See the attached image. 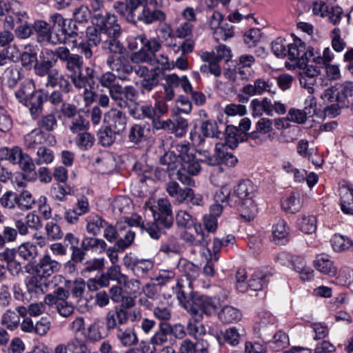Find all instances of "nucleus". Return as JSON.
Instances as JSON below:
<instances>
[{
    "mask_svg": "<svg viewBox=\"0 0 353 353\" xmlns=\"http://www.w3.org/2000/svg\"><path fill=\"white\" fill-rule=\"evenodd\" d=\"M31 274L26 278L25 285L30 299H37L48 292L50 282L48 279L37 273Z\"/></svg>",
    "mask_w": 353,
    "mask_h": 353,
    "instance_id": "nucleus-14",
    "label": "nucleus"
},
{
    "mask_svg": "<svg viewBox=\"0 0 353 353\" xmlns=\"http://www.w3.org/2000/svg\"><path fill=\"white\" fill-rule=\"evenodd\" d=\"M272 83L269 79L259 78L256 79L253 83H248L244 85L241 92L249 96L262 95L265 92L274 94L275 91H272Z\"/></svg>",
    "mask_w": 353,
    "mask_h": 353,
    "instance_id": "nucleus-22",
    "label": "nucleus"
},
{
    "mask_svg": "<svg viewBox=\"0 0 353 353\" xmlns=\"http://www.w3.org/2000/svg\"><path fill=\"white\" fill-rule=\"evenodd\" d=\"M120 285H123L127 292L137 296L142 292L141 284L139 280L135 279H130L125 275V279L121 280Z\"/></svg>",
    "mask_w": 353,
    "mask_h": 353,
    "instance_id": "nucleus-60",
    "label": "nucleus"
},
{
    "mask_svg": "<svg viewBox=\"0 0 353 353\" xmlns=\"http://www.w3.org/2000/svg\"><path fill=\"white\" fill-rule=\"evenodd\" d=\"M33 28L37 33L39 43L47 42L50 39L51 30L50 24L47 22L42 20L36 21L33 24Z\"/></svg>",
    "mask_w": 353,
    "mask_h": 353,
    "instance_id": "nucleus-47",
    "label": "nucleus"
},
{
    "mask_svg": "<svg viewBox=\"0 0 353 353\" xmlns=\"http://www.w3.org/2000/svg\"><path fill=\"white\" fill-rule=\"evenodd\" d=\"M47 136L44 131L35 128L24 137V145L28 149H34L45 143Z\"/></svg>",
    "mask_w": 353,
    "mask_h": 353,
    "instance_id": "nucleus-31",
    "label": "nucleus"
},
{
    "mask_svg": "<svg viewBox=\"0 0 353 353\" xmlns=\"http://www.w3.org/2000/svg\"><path fill=\"white\" fill-rule=\"evenodd\" d=\"M68 128L72 134H76L88 131L90 128V121L85 116L79 113L70 119Z\"/></svg>",
    "mask_w": 353,
    "mask_h": 353,
    "instance_id": "nucleus-43",
    "label": "nucleus"
},
{
    "mask_svg": "<svg viewBox=\"0 0 353 353\" xmlns=\"http://www.w3.org/2000/svg\"><path fill=\"white\" fill-rule=\"evenodd\" d=\"M150 131V126L141 124H133L128 131V141L134 145H139L147 139L148 133Z\"/></svg>",
    "mask_w": 353,
    "mask_h": 353,
    "instance_id": "nucleus-27",
    "label": "nucleus"
},
{
    "mask_svg": "<svg viewBox=\"0 0 353 353\" xmlns=\"http://www.w3.org/2000/svg\"><path fill=\"white\" fill-rule=\"evenodd\" d=\"M117 135L120 134L109 130V128L105 125L104 128H102L99 131V143L103 147H110L114 143Z\"/></svg>",
    "mask_w": 353,
    "mask_h": 353,
    "instance_id": "nucleus-56",
    "label": "nucleus"
},
{
    "mask_svg": "<svg viewBox=\"0 0 353 353\" xmlns=\"http://www.w3.org/2000/svg\"><path fill=\"white\" fill-rule=\"evenodd\" d=\"M215 153L209 159V165L214 166L215 170H220L221 163L234 166L237 163V159L231 153L227 152V147L223 143H217L214 148Z\"/></svg>",
    "mask_w": 353,
    "mask_h": 353,
    "instance_id": "nucleus-19",
    "label": "nucleus"
},
{
    "mask_svg": "<svg viewBox=\"0 0 353 353\" xmlns=\"http://www.w3.org/2000/svg\"><path fill=\"white\" fill-rule=\"evenodd\" d=\"M27 12L18 1L6 3L0 0V21L3 28L12 30L15 24L23 23L28 19Z\"/></svg>",
    "mask_w": 353,
    "mask_h": 353,
    "instance_id": "nucleus-6",
    "label": "nucleus"
},
{
    "mask_svg": "<svg viewBox=\"0 0 353 353\" xmlns=\"http://www.w3.org/2000/svg\"><path fill=\"white\" fill-rule=\"evenodd\" d=\"M154 59L155 57L153 54H151V52H148L143 46L139 51L132 53L131 55V60L135 63H147L151 65H154Z\"/></svg>",
    "mask_w": 353,
    "mask_h": 353,
    "instance_id": "nucleus-58",
    "label": "nucleus"
},
{
    "mask_svg": "<svg viewBox=\"0 0 353 353\" xmlns=\"http://www.w3.org/2000/svg\"><path fill=\"white\" fill-rule=\"evenodd\" d=\"M178 269L189 281L188 283V286L192 288V281H195L199 277L200 268L190 261L181 259L178 263Z\"/></svg>",
    "mask_w": 353,
    "mask_h": 353,
    "instance_id": "nucleus-30",
    "label": "nucleus"
},
{
    "mask_svg": "<svg viewBox=\"0 0 353 353\" xmlns=\"http://www.w3.org/2000/svg\"><path fill=\"white\" fill-rule=\"evenodd\" d=\"M330 242L334 250L338 252L345 251L353 245L352 240L338 234L332 236Z\"/></svg>",
    "mask_w": 353,
    "mask_h": 353,
    "instance_id": "nucleus-52",
    "label": "nucleus"
},
{
    "mask_svg": "<svg viewBox=\"0 0 353 353\" xmlns=\"http://www.w3.org/2000/svg\"><path fill=\"white\" fill-rule=\"evenodd\" d=\"M201 320L202 319H198L195 316H192V318L189 319L187 323L186 330L190 336L197 339L205 334V327L201 323Z\"/></svg>",
    "mask_w": 353,
    "mask_h": 353,
    "instance_id": "nucleus-48",
    "label": "nucleus"
},
{
    "mask_svg": "<svg viewBox=\"0 0 353 353\" xmlns=\"http://www.w3.org/2000/svg\"><path fill=\"white\" fill-rule=\"evenodd\" d=\"M145 206L152 212L154 221L147 223L146 232L150 236L154 239H159L163 233V229L170 228L174 222L172 205L168 199H159L157 205H149L145 203Z\"/></svg>",
    "mask_w": 353,
    "mask_h": 353,
    "instance_id": "nucleus-3",
    "label": "nucleus"
},
{
    "mask_svg": "<svg viewBox=\"0 0 353 353\" xmlns=\"http://www.w3.org/2000/svg\"><path fill=\"white\" fill-rule=\"evenodd\" d=\"M61 268V264L53 259L49 254H44L39 262L31 268L29 265L25 266L26 272L31 274L32 272L37 273L47 279L53 274L58 272Z\"/></svg>",
    "mask_w": 353,
    "mask_h": 353,
    "instance_id": "nucleus-13",
    "label": "nucleus"
},
{
    "mask_svg": "<svg viewBox=\"0 0 353 353\" xmlns=\"http://www.w3.org/2000/svg\"><path fill=\"white\" fill-rule=\"evenodd\" d=\"M213 54L208 52H203L201 56V59L205 62L200 67V71L203 74H211L216 77H219L221 74V68L219 65V61L213 57Z\"/></svg>",
    "mask_w": 353,
    "mask_h": 353,
    "instance_id": "nucleus-26",
    "label": "nucleus"
},
{
    "mask_svg": "<svg viewBox=\"0 0 353 353\" xmlns=\"http://www.w3.org/2000/svg\"><path fill=\"white\" fill-rule=\"evenodd\" d=\"M14 226L19 230V234L26 236L29 234V229L38 230L42 227L40 217L32 212L28 213L25 221L22 219H16L14 221Z\"/></svg>",
    "mask_w": 353,
    "mask_h": 353,
    "instance_id": "nucleus-24",
    "label": "nucleus"
},
{
    "mask_svg": "<svg viewBox=\"0 0 353 353\" xmlns=\"http://www.w3.org/2000/svg\"><path fill=\"white\" fill-rule=\"evenodd\" d=\"M159 73L157 69H152L150 73L143 78L141 83V92H150L159 85Z\"/></svg>",
    "mask_w": 353,
    "mask_h": 353,
    "instance_id": "nucleus-50",
    "label": "nucleus"
},
{
    "mask_svg": "<svg viewBox=\"0 0 353 353\" xmlns=\"http://www.w3.org/2000/svg\"><path fill=\"white\" fill-rule=\"evenodd\" d=\"M37 120V128L42 131L53 132L58 126V121L54 112H50L45 115L41 114Z\"/></svg>",
    "mask_w": 353,
    "mask_h": 353,
    "instance_id": "nucleus-41",
    "label": "nucleus"
},
{
    "mask_svg": "<svg viewBox=\"0 0 353 353\" xmlns=\"http://www.w3.org/2000/svg\"><path fill=\"white\" fill-rule=\"evenodd\" d=\"M1 323V325L5 326L7 329L14 330L17 328L20 324V317H19L16 312L8 310L2 315Z\"/></svg>",
    "mask_w": 353,
    "mask_h": 353,
    "instance_id": "nucleus-51",
    "label": "nucleus"
},
{
    "mask_svg": "<svg viewBox=\"0 0 353 353\" xmlns=\"http://www.w3.org/2000/svg\"><path fill=\"white\" fill-rule=\"evenodd\" d=\"M123 264L138 278H143L153 268V263L151 260L138 259L128 255L124 257Z\"/></svg>",
    "mask_w": 353,
    "mask_h": 353,
    "instance_id": "nucleus-18",
    "label": "nucleus"
},
{
    "mask_svg": "<svg viewBox=\"0 0 353 353\" xmlns=\"http://www.w3.org/2000/svg\"><path fill=\"white\" fill-rule=\"evenodd\" d=\"M170 129L168 130V133L174 134L176 137H183L188 130V121L182 117H177L174 121L171 120Z\"/></svg>",
    "mask_w": 353,
    "mask_h": 353,
    "instance_id": "nucleus-55",
    "label": "nucleus"
},
{
    "mask_svg": "<svg viewBox=\"0 0 353 353\" xmlns=\"http://www.w3.org/2000/svg\"><path fill=\"white\" fill-rule=\"evenodd\" d=\"M17 206L20 210L26 211L33 208L35 201L28 191H23L19 194H17Z\"/></svg>",
    "mask_w": 353,
    "mask_h": 353,
    "instance_id": "nucleus-57",
    "label": "nucleus"
},
{
    "mask_svg": "<svg viewBox=\"0 0 353 353\" xmlns=\"http://www.w3.org/2000/svg\"><path fill=\"white\" fill-rule=\"evenodd\" d=\"M174 150L166 152L160 159L161 168H157L159 175L163 176H184L180 168V163L194 160L196 155L195 149L187 141H182L173 146Z\"/></svg>",
    "mask_w": 353,
    "mask_h": 353,
    "instance_id": "nucleus-1",
    "label": "nucleus"
},
{
    "mask_svg": "<svg viewBox=\"0 0 353 353\" xmlns=\"http://www.w3.org/2000/svg\"><path fill=\"white\" fill-rule=\"evenodd\" d=\"M138 39L140 44L154 57L161 48V44L157 38L148 39L145 34H141L138 35Z\"/></svg>",
    "mask_w": 353,
    "mask_h": 353,
    "instance_id": "nucleus-54",
    "label": "nucleus"
},
{
    "mask_svg": "<svg viewBox=\"0 0 353 353\" xmlns=\"http://www.w3.org/2000/svg\"><path fill=\"white\" fill-rule=\"evenodd\" d=\"M340 205L353 204V188L348 184H342L339 188Z\"/></svg>",
    "mask_w": 353,
    "mask_h": 353,
    "instance_id": "nucleus-64",
    "label": "nucleus"
},
{
    "mask_svg": "<svg viewBox=\"0 0 353 353\" xmlns=\"http://www.w3.org/2000/svg\"><path fill=\"white\" fill-rule=\"evenodd\" d=\"M103 322L99 319H96L87 328L85 335L87 339L90 342H98L104 338L101 333Z\"/></svg>",
    "mask_w": 353,
    "mask_h": 353,
    "instance_id": "nucleus-46",
    "label": "nucleus"
},
{
    "mask_svg": "<svg viewBox=\"0 0 353 353\" xmlns=\"http://www.w3.org/2000/svg\"><path fill=\"white\" fill-rule=\"evenodd\" d=\"M107 225V222L98 215L90 216L87 219V232L94 236L99 234L102 228Z\"/></svg>",
    "mask_w": 353,
    "mask_h": 353,
    "instance_id": "nucleus-49",
    "label": "nucleus"
},
{
    "mask_svg": "<svg viewBox=\"0 0 353 353\" xmlns=\"http://www.w3.org/2000/svg\"><path fill=\"white\" fill-rule=\"evenodd\" d=\"M271 139V135H265L255 128V130L250 133H246L245 141L248 142L252 146H258L263 144Z\"/></svg>",
    "mask_w": 353,
    "mask_h": 353,
    "instance_id": "nucleus-62",
    "label": "nucleus"
},
{
    "mask_svg": "<svg viewBox=\"0 0 353 353\" xmlns=\"http://www.w3.org/2000/svg\"><path fill=\"white\" fill-rule=\"evenodd\" d=\"M127 19L136 23L141 21L149 25L155 22H162L166 19V14L159 9L151 10L148 7V0H129Z\"/></svg>",
    "mask_w": 353,
    "mask_h": 353,
    "instance_id": "nucleus-5",
    "label": "nucleus"
},
{
    "mask_svg": "<svg viewBox=\"0 0 353 353\" xmlns=\"http://www.w3.org/2000/svg\"><path fill=\"white\" fill-rule=\"evenodd\" d=\"M335 92L336 91L332 89H327L321 95V97L324 101H327L328 102H333L336 99L339 103H341V106L345 105V100L348 97H352L353 95V84L350 82H346L341 85L340 92L342 94V97L339 96V92L337 93Z\"/></svg>",
    "mask_w": 353,
    "mask_h": 353,
    "instance_id": "nucleus-25",
    "label": "nucleus"
},
{
    "mask_svg": "<svg viewBox=\"0 0 353 353\" xmlns=\"http://www.w3.org/2000/svg\"><path fill=\"white\" fill-rule=\"evenodd\" d=\"M57 63L56 49L54 50L45 49L39 55V61H37L34 65V71L39 77L48 76Z\"/></svg>",
    "mask_w": 353,
    "mask_h": 353,
    "instance_id": "nucleus-15",
    "label": "nucleus"
},
{
    "mask_svg": "<svg viewBox=\"0 0 353 353\" xmlns=\"http://www.w3.org/2000/svg\"><path fill=\"white\" fill-rule=\"evenodd\" d=\"M92 24L96 25L103 34L108 37H119L121 34V27L118 23L117 17L114 14L96 13L91 18Z\"/></svg>",
    "mask_w": 353,
    "mask_h": 353,
    "instance_id": "nucleus-11",
    "label": "nucleus"
},
{
    "mask_svg": "<svg viewBox=\"0 0 353 353\" xmlns=\"http://www.w3.org/2000/svg\"><path fill=\"white\" fill-rule=\"evenodd\" d=\"M103 123L109 130L121 134L125 129L127 116L121 110L112 108L104 114Z\"/></svg>",
    "mask_w": 353,
    "mask_h": 353,
    "instance_id": "nucleus-16",
    "label": "nucleus"
},
{
    "mask_svg": "<svg viewBox=\"0 0 353 353\" xmlns=\"http://www.w3.org/2000/svg\"><path fill=\"white\" fill-rule=\"evenodd\" d=\"M57 60H60L65 70L70 72V78L74 87H84L88 79L94 77V70L90 67L85 68L83 72V60L82 56L71 53L70 50L64 46L56 48Z\"/></svg>",
    "mask_w": 353,
    "mask_h": 353,
    "instance_id": "nucleus-2",
    "label": "nucleus"
},
{
    "mask_svg": "<svg viewBox=\"0 0 353 353\" xmlns=\"http://www.w3.org/2000/svg\"><path fill=\"white\" fill-rule=\"evenodd\" d=\"M246 133L241 132L237 127L228 125L225 129V146L234 148L239 142L245 141Z\"/></svg>",
    "mask_w": 353,
    "mask_h": 353,
    "instance_id": "nucleus-33",
    "label": "nucleus"
},
{
    "mask_svg": "<svg viewBox=\"0 0 353 353\" xmlns=\"http://www.w3.org/2000/svg\"><path fill=\"white\" fill-rule=\"evenodd\" d=\"M314 265L320 272L329 275L334 276L336 274V268L334 265L333 262L330 261L327 256L323 255L317 256L314 261Z\"/></svg>",
    "mask_w": 353,
    "mask_h": 353,
    "instance_id": "nucleus-39",
    "label": "nucleus"
},
{
    "mask_svg": "<svg viewBox=\"0 0 353 353\" xmlns=\"http://www.w3.org/2000/svg\"><path fill=\"white\" fill-rule=\"evenodd\" d=\"M117 338L124 346H130L137 343L138 339L136 334L130 329L122 330L118 328Z\"/></svg>",
    "mask_w": 353,
    "mask_h": 353,
    "instance_id": "nucleus-61",
    "label": "nucleus"
},
{
    "mask_svg": "<svg viewBox=\"0 0 353 353\" xmlns=\"http://www.w3.org/2000/svg\"><path fill=\"white\" fill-rule=\"evenodd\" d=\"M108 91L111 99L121 108L128 107V101H135L139 97L138 91L134 86L127 85L122 87L118 83L109 88Z\"/></svg>",
    "mask_w": 353,
    "mask_h": 353,
    "instance_id": "nucleus-12",
    "label": "nucleus"
},
{
    "mask_svg": "<svg viewBox=\"0 0 353 353\" xmlns=\"http://www.w3.org/2000/svg\"><path fill=\"white\" fill-rule=\"evenodd\" d=\"M273 241L275 243H285L288 241L289 228L283 219H279L272 226Z\"/></svg>",
    "mask_w": 353,
    "mask_h": 353,
    "instance_id": "nucleus-36",
    "label": "nucleus"
},
{
    "mask_svg": "<svg viewBox=\"0 0 353 353\" xmlns=\"http://www.w3.org/2000/svg\"><path fill=\"white\" fill-rule=\"evenodd\" d=\"M313 56V48L307 47L300 39H294L292 43L288 44L286 57L290 61H295L299 67H302L306 62L311 61Z\"/></svg>",
    "mask_w": 353,
    "mask_h": 353,
    "instance_id": "nucleus-10",
    "label": "nucleus"
},
{
    "mask_svg": "<svg viewBox=\"0 0 353 353\" xmlns=\"http://www.w3.org/2000/svg\"><path fill=\"white\" fill-rule=\"evenodd\" d=\"M130 114L136 119H149L152 120L157 116L154 106L150 104L135 107L131 110Z\"/></svg>",
    "mask_w": 353,
    "mask_h": 353,
    "instance_id": "nucleus-45",
    "label": "nucleus"
},
{
    "mask_svg": "<svg viewBox=\"0 0 353 353\" xmlns=\"http://www.w3.org/2000/svg\"><path fill=\"white\" fill-rule=\"evenodd\" d=\"M170 336L168 322H160L157 330L150 338V343L154 348L156 346H163L168 343Z\"/></svg>",
    "mask_w": 353,
    "mask_h": 353,
    "instance_id": "nucleus-29",
    "label": "nucleus"
},
{
    "mask_svg": "<svg viewBox=\"0 0 353 353\" xmlns=\"http://www.w3.org/2000/svg\"><path fill=\"white\" fill-rule=\"evenodd\" d=\"M47 100V95L43 90H34L30 92L29 99L24 105L29 109L30 116L33 120L38 119L43 111V103Z\"/></svg>",
    "mask_w": 353,
    "mask_h": 353,
    "instance_id": "nucleus-20",
    "label": "nucleus"
},
{
    "mask_svg": "<svg viewBox=\"0 0 353 353\" xmlns=\"http://www.w3.org/2000/svg\"><path fill=\"white\" fill-rule=\"evenodd\" d=\"M81 244L86 253L92 252L101 254L105 252L107 246V243L103 239L90 236L83 237Z\"/></svg>",
    "mask_w": 353,
    "mask_h": 353,
    "instance_id": "nucleus-32",
    "label": "nucleus"
},
{
    "mask_svg": "<svg viewBox=\"0 0 353 353\" xmlns=\"http://www.w3.org/2000/svg\"><path fill=\"white\" fill-rule=\"evenodd\" d=\"M307 63L299 67L301 69L299 72V82L302 86L307 89L310 94H312L314 91L313 88L314 78L319 74V67L307 64Z\"/></svg>",
    "mask_w": 353,
    "mask_h": 353,
    "instance_id": "nucleus-23",
    "label": "nucleus"
},
{
    "mask_svg": "<svg viewBox=\"0 0 353 353\" xmlns=\"http://www.w3.org/2000/svg\"><path fill=\"white\" fill-rule=\"evenodd\" d=\"M300 230L305 234H312L316 230V219L312 215H303L299 223Z\"/></svg>",
    "mask_w": 353,
    "mask_h": 353,
    "instance_id": "nucleus-59",
    "label": "nucleus"
},
{
    "mask_svg": "<svg viewBox=\"0 0 353 353\" xmlns=\"http://www.w3.org/2000/svg\"><path fill=\"white\" fill-rule=\"evenodd\" d=\"M256 190V186L249 179H243L240 181L234 190V194L240 199L253 197Z\"/></svg>",
    "mask_w": 353,
    "mask_h": 353,
    "instance_id": "nucleus-35",
    "label": "nucleus"
},
{
    "mask_svg": "<svg viewBox=\"0 0 353 353\" xmlns=\"http://www.w3.org/2000/svg\"><path fill=\"white\" fill-rule=\"evenodd\" d=\"M141 313L139 310L126 311L123 307H115L110 310L105 318V326L108 330L117 328L118 326L126 324L128 321L135 322L140 320Z\"/></svg>",
    "mask_w": 353,
    "mask_h": 353,
    "instance_id": "nucleus-9",
    "label": "nucleus"
},
{
    "mask_svg": "<svg viewBox=\"0 0 353 353\" xmlns=\"http://www.w3.org/2000/svg\"><path fill=\"white\" fill-rule=\"evenodd\" d=\"M219 318L224 323H236L241 319V313L238 309L226 305L219 313Z\"/></svg>",
    "mask_w": 353,
    "mask_h": 353,
    "instance_id": "nucleus-42",
    "label": "nucleus"
},
{
    "mask_svg": "<svg viewBox=\"0 0 353 353\" xmlns=\"http://www.w3.org/2000/svg\"><path fill=\"white\" fill-rule=\"evenodd\" d=\"M101 34L103 33L98 26L92 23L86 28L84 40L97 46L102 41Z\"/></svg>",
    "mask_w": 353,
    "mask_h": 353,
    "instance_id": "nucleus-63",
    "label": "nucleus"
},
{
    "mask_svg": "<svg viewBox=\"0 0 353 353\" xmlns=\"http://www.w3.org/2000/svg\"><path fill=\"white\" fill-rule=\"evenodd\" d=\"M134 232L132 231L130 225H117L114 227L107 223L104 228L103 236L109 242L117 241L116 245L118 248L124 250L129 247L134 241Z\"/></svg>",
    "mask_w": 353,
    "mask_h": 353,
    "instance_id": "nucleus-8",
    "label": "nucleus"
},
{
    "mask_svg": "<svg viewBox=\"0 0 353 353\" xmlns=\"http://www.w3.org/2000/svg\"><path fill=\"white\" fill-rule=\"evenodd\" d=\"M17 159L14 164H18L25 174H37V172L35 171L36 167L33 159L29 154L24 153L21 148V154L18 155Z\"/></svg>",
    "mask_w": 353,
    "mask_h": 353,
    "instance_id": "nucleus-38",
    "label": "nucleus"
},
{
    "mask_svg": "<svg viewBox=\"0 0 353 353\" xmlns=\"http://www.w3.org/2000/svg\"><path fill=\"white\" fill-rule=\"evenodd\" d=\"M68 178H58L57 183L52 188V192L57 199L60 201L65 200L66 195L72 194L74 192V187L68 182Z\"/></svg>",
    "mask_w": 353,
    "mask_h": 353,
    "instance_id": "nucleus-28",
    "label": "nucleus"
},
{
    "mask_svg": "<svg viewBox=\"0 0 353 353\" xmlns=\"http://www.w3.org/2000/svg\"><path fill=\"white\" fill-rule=\"evenodd\" d=\"M241 201L239 211L242 218L247 221L254 219L258 212V208L252 197Z\"/></svg>",
    "mask_w": 353,
    "mask_h": 353,
    "instance_id": "nucleus-37",
    "label": "nucleus"
},
{
    "mask_svg": "<svg viewBox=\"0 0 353 353\" xmlns=\"http://www.w3.org/2000/svg\"><path fill=\"white\" fill-rule=\"evenodd\" d=\"M219 305L218 300L203 294H196L192 296L190 302L185 305L188 312L198 319H202L203 315L208 316L216 313Z\"/></svg>",
    "mask_w": 353,
    "mask_h": 353,
    "instance_id": "nucleus-7",
    "label": "nucleus"
},
{
    "mask_svg": "<svg viewBox=\"0 0 353 353\" xmlns=\"http://www.w3.org/2000/svg\"><path fill=\"white\" fill-rule=\"evenodd\" d=\"M76 134L74 143L80 150H88L94 145L95 137L92 133L83 131Z\"/></svg>",
    "mask_w": 353,
    "mask_h": 353,
    "instance_id": "nucleus-44",
    "label": "nucleus"
},
{
    "mask_svg": "<svg viewBox=\"0 0 353 353\" xmlns=\"http://www.w3.org/2000/svg\"><path fill=\"white\" fill-rule=\"evenodd\" d=\"M196 236L186 234L185 240L193 245L205 247L208 245L210 239L208 235L203 231L201 226H195Z\"/></svg>",
    "mask_w": 353,
    "mask_h": 353,
    "instance_id": "nucleus-53",
    "label": "nucleus"
},
{
    "mask_svg": "<svg viewBox=\"0 0 353 353\" xmlns=\"http://www.w3.org/2000/svg\"><path fill=\"white\" fill-rule=\"evenodd\" d=\"M117 38L109 37L104 41L103 49L110 54L107 59L110 68L117 73L119 79L126 81L128 76L132 72V66L125 57V48Z\"/></svg>",
    "mask_w": 353,
    "mask_h": 353,
    "instance_id": "nucleus-4",
    "label": "nucleus"
},
{
    "mask_svg": "<svg viewBox=\"0 0 353 353\" xmlns=\"http://www.w3.org/2000/svg\"><path fill=\"white\" fill-rule=\"evenodd\" d=\"M202 135L196 130L190 132V139L193 144L200 146L205 139L204 137H219L221 132L218 130V125L214 120H206L202 121L200 126Z\"/></svg>",
    "mask_w": 353,
    "mask_h": 353,
    "instance_id": "nucleus-17",
    "label": "nucleus"
},
{
    "mask_svg": "<svg viewBox=\"0 0 353 353\" xmlns=\"http://www.w3.org/2000/svg\"><path fill=\"white\" fill-rule=\"evenodd\" d=\"M17 252L20 258L28 262L34 261L39 255L37 245L30 241L21 243Z\"/></svg>",
    "mask_w": 353,
    "mask_h": 353,
    "instance_id": "nucleus-34",
    "label": "nucleus"
},
{
    "mask_svg": "<svg viewBox=\"0 0 353 353\" xmlns=\"http://www.w3.org/2000/svg\"><path fill=\"white\" fill-rule=\"evenodd\" d=\"M282 209L288 213H296L301 208V202L299 194L291 193L281 200Z\"/></svg>",
    "mask_w": 353,
    "mask_h": 353,
    "instance_id": "nucleus-40",
    "label": "nucleus"
},
{
    "mask_svg": "<svg viewBox=\"0 0 353 353\" xmlns=\"http://www.w3.org/2000/svg\"><path fill=\"white\" fill-rule=\"evenodd\" d=\"M179 179L186 187L182 188L177 182L171 181L167 183L166 190L170 196H179L181 200H185L192 195V190L190 187L194 186L195 182L192 178H179Z\"/></svg>",
    "mask_w": 353,
    "mask_h": 353,
    "instance_id": "nucleus-21",
    "label": "nucleus"
}]
</instances>
